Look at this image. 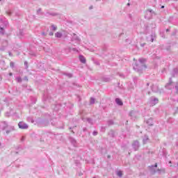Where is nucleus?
Instances as JSON below:
<instances>
[{
    "instance_id": "1",
    "label": "nucleus",
    "mask_w": 178,
    "mask_h": 178,
    "mask_svg": "<svg viewBox=\"0 0 178 178\" xmlns=\"http://www.w3.org/2000/svg\"><path fill=\"white\" fill-rule=\"evenodd\" d=\"M145 61L146 60L145 58H139L138 62H136L134 65V69L136 72H141L143 68H146L147 66H145Z\"/></svg>"
},
{
    "instance_id": "2",
    "label": "nucleus",
    "mask_w": 178,
    "mask_h": 178,
    "mask_svg": "<svg viewBox=\"0 0 178 178\" xmlns=\"http://www.w3.org/2000/svg\"><path fill=\"white\" fill-rule=\"evenodd\" d=\"M155 14L154 10L149 9L146 10V14L145 15V19H147V20H149L150 19H152V15Z\"/></svg>"
},
{
    "instance_id": "3",
    "label": "nucleus",
    "mask_w": 178,
    "mask_h": 178,
    "mask_svg": "<svg viewBox=\"0 0 178 178\" xmlns=\"http://www.w3.org/2000/svg\"><path fill=\"white\" fill-rule=\"evenodd\" d=\"M159 102V99H158V98L152 97L149 99V105H151V106H155V105H156V104H158Z\"/></svg>"
},
{
    "instance_id": "4",
    "label": "nucleus",
    "mask_w": 178,
    "mask_h": 178,
    "mask_svg": "<svg viewBox=\"0 0 178 178\" xmlns=\"http://www.w3.org/2000/svg\"><path fill=\"white\" fill-rule=\"evenodd\" d=\"M132 147L134 151H138V148H140V143L138 140H134L132 143Z\"/></svg>"
},
{
    "instance_id": "5",
    "label": "nucleus",
    "mask_w": 178,
    "mask_h": 178,
    "mask_svg": "<svg viewBox=\"0 0 178 178\" xmlns=\"http://www.w3.org/2000/svg\"><path fill=\"white\" fill-rule=\"evenodd\" d=\"M165 88H167V90H172L175 88V86H173V82L172 81V79H170V82L165 85Z\"/></svg>"
},
{
    "instance_id": "6",
    "label": "nucleus",
    "mask_w": 178,
    "mask_h": 178,
    "mask_svg": "<svg viewBox=\"0 0 178 178\" xmlns=\"http://www.w3.org/2000/svg\"><path fill=\"white\" fill-rule=\"evenodd\" d=\"M18 126L19 129H29V125L23 122H19Z\"/></svg>"
},
{
    "instance_id": "7",
    "label": "nucleus",
    "mask_w": 178,
    "mask_h": 178,
    "mask_svg": "<svg viewBox=\"0 0 178 178\" xmlns=\"http://www.w3.org/2000/svg\"><path fill=\"white\" fill-rule=\"evenodd\" d=\"M115 102L117 105H119L120 106H122L123 105V102H122V99L119 98L115 99Z\"/></svg>"
},
{
    "instance_id": "8",
    "label": "nucleus",
    "mask_w": 178,
    "mask_h": 178,
    "mask_svg": "<svg viewBox=\"0 0 178 178\" xmlns=\"http://www.w3.org/2000/svg\"><path fill=\"white\" fill-rule=\"evenodd\" d=\"M131 118H137V112L132 111L129 113Z\"/></svg>"
},
{
    "instance_id": "9",
    "label": "nucleus",
    "mask_w": 178,
    "mask_h": 178,
    "mask_svg": "<svg viewBox=\"0 0 178 178\" xmlns=\"http://www.w3.org/2000/svg\"><path fill=\"white\" fill-rule=\"evenodd\" d=\"M147 124H148V126H153L154 124V122L152 120V118H149L146 121Z\"/></svg>"
},
{
    "instance_id": "10",
    "label": "nucleus",
    "mask_w": 178,
    "mask_h": 178,
    "mask_svg": "<svg viewBox=\"0 0 178 178\" xmlns=\"http://www.w3.org/2000/svg\"><path fill=\"white\" fill-rule=\"evenodd\" d=\"M149 168H150V170H151V172H152V173H156V171H155V170H154V168H158V164L155 163L154 165L149 166Z\"/></svg>"
},
{
    "instance_id": "11",
    "label": "nucleus",
    "mask_w": 178,
    "mask_h": 178,
    "mask_svg": "<svg viewBox=\"0 0 178 178\" xmlns=\"http://www.w3.org/2000/svg\"><path fill=\"white\" fill-rule=\"evenodd\" d=\"M79 60L81 62V63H86V60L84 56H79Z\"/></svg>"
},
{
    "instance_id": "12",
    "label": "nucleus",
    "mask_w": 178,
    "mask_h": 178,
    "mask_svg": "<svg viewBox=\"0 0 178 178\" xmlns=\"http://www.w3.org/2000/svg\"><path fill=\"white\" fill-rule=\"evenodd\" d=\"M143 141V144H147V143H148V141H149V138H148V136L145 135L144 136Z\"/></svg>"
},
{
    "instance_id": "13",
    "label": "nucleus",
    "mask_w": 178,
    "mask_h": 178,
    "mask_svg": "<svg viewBox=\"0 0 178 178\" xmlns=\"http://www.w3.org/2000/svg\"><path fill=\"white\" fill-rule=\"evenodd\" d=\"M55 37H56V38H62V33L60 32L56 33Z\"/></svg>"
},
{
    "instance_id": "14",
    "label": "nucleus",
    "mask_w": 178,
    "mask_h": 178,
    "mask_svg": "<svg viewBox=\"0 0 178 178\" xmlns=\"http://www.w3.org/2000/svg\"><path fill=\"white\" fill-rule=\"evenodd\" d=\"M152 91H154V92H158V86H153V87L152 88Z\"/></svg>"
},
{
    "instance_id": "15",
    "label": "nucleus",
    "mask_w": 178,
    "mask_h": 178,
    "mask_svg": "<svg viewBox=\"0 0 178 178\" xmlns=\"http://www.w3.org/2000/svg\"><path fill=\"white\" fill-rule=\"evenodd\" d=\"M18 35H20V37H23V35H24V31L23 30H19Z\"/></svg>"
},
{
    "instance_id": "16",
    "label": "nucleus",
    "mask_w": 178,
    "mask_h": 178,
    "mask_svg": "<svg viewBox=\"0 0 178 178\" xmlns=\"http://www.w3.org/2000/svg\"><path fill=\"white\" fill-rule=\"evenodd\" d=\"M117 176H118L119 177H122V176H123V172L122 171H118Z\"/></svg>"
},
{
    "instance_id": "17",
    "label": "nucleus",
    "mask_w": 178,
    "mask_h": 178,
    "mask_svg": "<svg viewBox=\"0 0 178 178\" xmlns=\"http://www.w3.org/2000/svg\"><path fill=\"white\" fill-rule=\"evenodd\" d=\"M1 124H3V130H5L8 127V124L6 122H3Z\"/></svg>"
},
{
    "instance_id": "18",
    "label": "nucleus",
    "mask_w": 178,
    "mask_h": 178,
    "mask_svg": "<svg viewBox=\"0 0 178 178\" xmlns=\"http://www.w3.org/2000/svg\"><path fill=\"white\" fill-rule=\"evenodd\" d=\"M6 15H8V16H11L12 15V11L10 10H8L6 12Z\"/></svg>"
},
{
    "instance_id": "19",
    "label": "nucleus",
    "mask_w": 178,
    "mask_h": 178,
    "mask_svg": "<svg viewBox=\"0 0 178 178\" xmlns=\"http://www.w3.org/2000/svg\"><path fill=\"white\" fill-rule=\"evenodd\" d=\"M51 29H52L53 31H56V30L58 29V27L55 26V25H52Z\"/></svg>"
},
{
    "instance_id": "20",
    "label": "nucleus",
    "mask_w": 178,
    "mask_h": 178,
    "mask_svg": "<svg viewBox=\"0 0 178 178\" xmlns=\"http://www.w3.org/2000/svg\"><path fill=\"white\" fill-rule=\"evenodd\" d=\"M90 104H95V99L93 97L90 98Z\"/></svg>"
},
{
    "instance_id": "21",
    "label": "nucleus",
    "mask_w": 178,
    "mask_h": 178,
    "mask_svg": "<svg viewBox=\"0 0 178 178\" xmlns=\"http://www.w3.org/2000/svg\"><path fill=\"white\" fill-rule=\"evenodd\" d=\"M16 80H17V83H22V77H17V78H16Z\"/></svg>"
},
{
    "instance_id": "22",
    "label": "nucleus",
    "mask_w": 178,
    "mask_h": 178,
    "mask_svg": "<svg viewBox=\"0 0 178 178\" xmlns=\"http://www.w3.org/2000/svg\"><path fill=\"white\" fill-rule=\"evenodd\" d=\"M87 121L88 123H90V124H92V120L91 118H87Z\"/></svg>"
},
{
    "instance_id": "23",
    "label": "nucleus",
    "mask_w": 178,
    "mask_h": 178,
    "mask_svg": "<svg viewBox=\"0 0 178 178\" xmlns=\"http://www.w3.org/2000/svg\"><path fill=\"white\" fill-rule=\"evenodd\" d=\"M10 67H15V63L10 62Z\"/></svg>"
},
{
    "instance_id": "24",
    "label": "nucleus",
    "mask_w": 178,
    "mask_h": 178,
    "mask_svg": "<svg viewBox=\"0 0 178 178\" xmlns=\"http://www.w3.org/2000/svg\"><path fill=\"white\" fill-rule=\"evenodd\" d=\"M175 88L176 90V92L178 94V83H177V85L175 86Z\"/></svg>"
},
{
    "instance_id": "25",
    "label": "nucleus",
    "mask_w": 178,
    "mask_h": 178,
    "mask_svg": "<svg viewBox=\"0 0 178 178\" xmlns=\"http://www.w3.org/2000/svg\"><path fill=\"white\" fill-rule=\"evenodd\" d=\"M157 172H159V173H161V172H163V173H165V169H162V170L158 169Z\"/></svg>"
},
{
    "instance_id": "26",
    "label": "nucleus",
    "mask_w": 178,
    "mask_h": 178,
    "mask_svg": "<svg viewBox=\"0 0 178 178\" xmlns=\"http://www.w3.org/2000/svg\"><path fill=\"white\" fill-rule=\"evenodd\" d=\"M0 34H3V28H0Z\"/></svg>"
},
{
    "instance_id": "27",
    "label": "nucleus",
    "mask_w": 178,
    "mask_h": 178,
    "mask_svg": "<svg viewBox=\"0 0 178 178\" xmlns=\"http://www.w3.org/2000/svg\"><path fill=\"white\" fill-rule=\"evenodd\" d=\"M112 124H113V120H109L108 121V125L111 126Z\"/></svg>"
},
{
    "instance_id": "28",
    "label": "nucleus",
    "mask_w": 178,
    "mask_h": 178,
    "mask_svg": "<svg viewBox=\"0 0 178 178\" xmlns=\"http://www.w3.org/2000/svg\"><path fill=\"white\" fill-rule=\"evenodd\" d=\"M92 134L93 136H97V134H98V132L97 131H94Z\"/></svg>"
},
{
    "instance_id": "29",
    "label": "nucleus",
    "mask_w": 178,
    "mask_h": 178,
    "mask_svg": "<svg viewBox=\"0 0 178 178\" xmlns=\"http://www.w3.org/2000/svg\"><path fill=\"white\" fill-rule=\"evenodd\" d=\"M67 76L70 79L71 77H72V74H67Z\"/></svg>"
},
{
    "instance_id": "30",
    "label": "nucleus",
    "mask_w": 178,
    "mask_h": 178,
    "mask_svg": "<svg viewBox=\"0 0 178 178\" xmlns=\"http://www.w3.org/2000/svg\"><path fill=\"white\" fill-rule=\"evenodd\" d=\"M41 12V8H39L38 10H37V13H40Z\"/></svg>"
},
{
    "instance_id": "31",
    "label": "nucleus",
    "mask_w": 178,
    "mask_h": 178,
    "mask_svg": "<svg viewBox=\"0 0 178 178\" xmlns=\"http://www.w3.org/2000/svg\"><path fill=\"white\" fill-rule=\"evenodd\" d=\"M49 35H54V32H50V33H49Z\"/></svg>"
},
{
    "instance_id": "32",
    "label": "nucleus",
    "mask_w": 178,
    "mask_h": 178,
    "mask_svg": "<svg viewBox=\"0 0 178 178\" xmlns=\"http://www.w3.org/2000/svg\"><path fill=\"white\" fill-rule=\"evenodd\" d=\"M13 74L12 72L9 73V76H13Z\"/></svg>"
},
{
    "instance_id": "33",
    "label": "nucleus",
    "mask_w": 178,
    "mask_h": 178,
    "mask_svg": "<svg viewBox=\"0 0 178 178\" xmlns=\"http://www.w3.org/2000/svg\"><path fill=\"white\" fill-rule=\"evenodd\" d=\"M10 132V131H6L7 134H9Z\"/></svg>"
},
{
    "instance_id": "34",
    "label": "nucleus",
    "mask_w": 178,
    "mask_h": 178,
    "mask_svg": "<svg viewBox=\"0 0 178 178\" xmlns=\"http://www.w3.org/2000/svg\"><path fill=\"white\" fill-rule=\"evenodd\" d=\"M163 8H165V6H161V8L163 9Z\"/></svg>"
},
{
    "instance_id": "35",
    "label": "nucleus",
    "mask_w": 178,
    "mask_h": 178,
    "mask_svg": "<svg viewBox=\"0 0 178 178\" xmlns=\"http://www.w3.org/2000/svg\"><path fill=\"white\" fill-rule=\"evenodd\" d=\"M152 42H154V39L152 38Z\"/></svg>"
},
{
    "instance_id": "36",
    "label": "nucleus",
    "mask_w": 178,
    "mask_h": 178,
    "mask_svg": "<svg viewBox=\"0 0 178 178\" xmlns=\"http://www.w3.org/2000/svg\"><path fill=\"white\" fill-rule=\"evenodd\" d=\"M24 65H27V62H25V63H24Z\"/></svg>"
},
{
    "instance_id": "37",
    "label": "nucleus",
    "mask_w": 178,
    "mask_h": 178,
    "mask_svg": "<svg viewBox=\"0 0 178 178\" xmlns=\"http://www.w3.org/2000/svg\"><path fill=\"white\" fill-rule=\"evenodd\" d=\"M92 6H90V9H92Z\"/></svg>"
},
{
    "instance_id": "38",
    "label": "nucleus",
    "mask_w": 178,
    "mask_h": 178,
    "mask_svg": "<svg viewBox=\"0 0 178 178\" xmlns=\"http://www.w3.org/2000/svg\"><path fill=\"white\" fill-rule=\"evenodd\" d=\"M73 51H76V49H73Z\"/></svg>"
},
{
    "instance_id": "39",
    "label": "nucleus",
    "mask_w": 178,
    "mask_h": 178,
    "mask_svg": "<svg viewBox=\"0 0 178 178\" xmlns=\"http://www.w3.org/2000/svg\"><path fill=\"white\" fill-rule=\"evenodd\" d=\"M147 86H149V83H147Z\"/></svg>"
},
{
    "instance_id": "40",
    "label": "nucleus",
    "mask_w": 178,
    "mask_h": 178,
    "mask_svg": "<svg viewBox=\"0 0 178 178\" xmlns=\"http://www.w3.org/2000/svg\"><path fill=\"white\" fill-rule=\"evenodd\" d=\"M169 163H172V161H169Z\"/></svg>"
},
{
    "instance_id": "41",
    "label": "nucleus",
    "mask_w": 178,
    "mask_h": 178,
    "mask_svg": "<svg viewBox=\"0 0 178 178\" xmlns=\"http://www.w3.org/2000/svg\"><path fill=\"white\" fill-rule=\"evenodd\" d=\"M173 1H175V2L177 1V0H173Z\"/></svg>"
},
{
    "instance_id": "42",
    "label": "nucleus",
    "mask_w": 178,
    "mask_h": 178,
    "mask_svg": "<svg viewBox=\"0 0 178 178\" xmlns=\"http://www.w3.org/2000/svg\"><path fill=\"white\" fill-rule=\"evenodd\" d=\"M127 5H128V6H130V3H128V4H127Z\"/></svg>"
},
{
    "instance_id": "43",
    "label": "nucleus",
    "mask_w": 178,
    "mask_h": 178,
    "mask_svg": "<svg viewBox=\"0 0 178 178\" xmlns=\"http://www.w3.org/2000/svg\"><path fill=\"white\" fill-rule=\"evenodd\" d=\"M167 31H169V29H167Z\"/></svg>"
},
{
    "instance_id": "44",
    "label": "nucleus",
    "mask_w": 178,
    "mask_h": 178,
    "mask_svg": "<svg viewBox=\"0 0 178 178\" xmlns=\"http://www.w3.org/2000/svg\"><path fill=\"white\" fill-rule=\"evenodd\" d=\"M9 55H10V56L11 55L10 53L9 54Z\"/></svg>"
},
{
    "instance_id": "45",
    "label": "nucleus",
    "mask_w": 178,
    "mask_h": 178,
    "mask_svg": "<svg viewBox=\"0 0 178 178\" xmlns=\"http://www.w3.org/2000/svg\"><path fill=\"white\" fill-rule=\"evenodd\" d=\"M177 102H178V99H177Z\"/></svg>"
}]
</instances>
